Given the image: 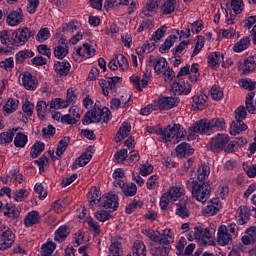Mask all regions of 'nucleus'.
Returning a JSON list of instances; mask_svg holds the SVG:
<instances>
[{
    "label": "nucleus",
    "instance_id": "1",
    "mask_svg": "<svg viewBox=\"0 0 256 256\" xmlns=\"http://www.w3.org/2000/svg\"><path fill=\"white\" fill-rule=\"evenodd\" d=\"M225 127V119L213 118L211 120H199L192 127L194 133H200L201 135L209 133V131H219Z\"/></svg>",
    "mask_w": 256,
    "mask_h": 256
},
{
    "label": "nucleus",
    "instance_id": "2",
    "mask_svg": "<svg viewBox=\"0 0 256 256\" xmlns=\"http://www.w3.org/2000/svg\"><path fill=\"white\" fill-rule=\"evenodd\" d=\"M210 149L213 153H221L223 149L225 153H233L235 151V144H229V136L225 134H218L212 138L210 142Z\"/></svg>",
    "mask_w": 256,
    "mask_h": 256
},
{
    "label": "nucleus",
    "instance_id": "3",
    "mask_svg": "<svg viewBox=\"0 0 256 256\" xmlns=\"http://www.w3.org/2000/svg\"><path fill=\"white\" fill-rule=\"evenodd\" d=\"M159 133L162 135V141L167 143V141H171V139H175V137L177 141H181L187 132L185 129L181 128V124H174L173 126H167L164 130L159 128Z\"/></svg>",
    "mask_w": 256,
    "mask_h": 256
},
{
    "label": "nucleus",
    "instance_id": "4",
    "mask_svg": "<svg viewBox=\"0 0 256 256\" xmlns=\"http://www.w3.org/2000/svg\"><path fill=\"white\" fill-rule=\"evenodd\" d=\"M211 195V185L209 183H203L192 181V197L197 199L200 203H205Z\"/></svg>",
    "mask_w": 256,
    "mask_h": 256
},
{
    "label": "nucleus",
    "instance_id": "5",
    "mask_svg": "<svg viewBox=\"0 0 256 256\" xmlns=\"http://www.w3.org/2000/svg\"><path fill=\"white\" fill-rule=\"evenodd\" d=\"M31 37H35V31H32L27 27L17 29L16 31L12 32V41L17 47L25 45V43H27Z\"/></svg>",
    "mask_w": 256,
    "mask_h": 256
},
{
    "label": "nucleus",
    "instance_id": "6",
    "mask_svg": "<svg viewBox=\"0 0 256 256\" xmlns=\"http://www.w3.org/2000/svg\"><path fill=\"white\" fill-rule=\"evenodd\" d=\"M14 243L15 234H13L9 227H3V229L0 230V251L10 249Z\"/></svg>",
    "mask_w": 256,
    "mask_h": 256
},
{
    "label": "nucleus",
    "instance_id": "7",
    "mask_svg": "<svg viewBox=\"0 0 256 256\" xmlns=\"http://www.w3.org/2000/svg\"><path fill=\"white\" fill-rule=\"evenodd\" d=\"M119 198L113 193H107L102 196L100 201V207L104 209H113V211H117L119 208Z\"/></svg>",
    "mask_w": 256,
    "mask_h": 256
},
{
    "label": "nucleus",
    "instance_id": "8",
    "mask_svg": "<svg viewBox=\"0 0 256 256\" xmlns=\"http://www.w3.org/2000/svg\"><path fill=\"white\" fill-rule=\"evenodd\" d=\"M99 111H102L101 108H97V103L95 104V108L92 110H89L85 113L82 123L83 125H91V123H100L102 121V114L99 113Z\"/></svg>",
    "mask_w": 256,
    "mask_h": 256
},
{
    "label": "nucleus",
    "instance_id": "9",
    "mask_svg": "<svg viewBox=\"0 0 256 256\" xmlns=\"http://www.w3.org/2000/svg\"><path fill=\"white\" fill-rule=\"evenodd\" d=\"M69 141H71V138L67 136L59 141L56 149V156H55V152L48 151V154L50 155L52 161H57V160L59 161V159H61V157L63 156V153H65V151H67V147H69Z\"/></svg>",
    "mask_w": 256,
    "mask_h": 256
},
{
    "label": "nucleus",
    "instance_id": "10",
    "mask_svg": "<svg viewBox=\"0 0 256 256\" xmlns=\"http://www.w3.org/2000/svg\"><path fill=\"white\" fill-rule=\"evenodd\" d=\"M172 91L175 95H189L191 93V84L189 82L185 83L183 79L174 80Z\"/></svg>",
    "mask_w": 256,
    "mask_h": 256
},
{
    "label": "nucleus",
    "instance_id": "11",
    "mask_svg": "<svg viewBox=\"0 0 256 256\" xmlns=\"http://www.w3.org/2000/svg\"><path fill=\"white\" fill-rule=\"evenodd\" d=\"M0 41L2 45H5L7 49H0V55H7V53H11V49L15 46L12 36L9 35V31L3 30L0 32Z\"/></svg>",
    "mask_w": 256,
    "mask_h": 256
},
{
    "label": "nucleus",
    "instance_id": "12",
    "mask_svg": "<svg viewBox=\"0 0 256 256\" xmlns=\"http://www.w3.org/2000/svg\"><path fill=\"white\" fill-rule=\"evenodd\" d=\"M189 74H190L191 83H197V79L199 77V68L195 65H192L191 69L189 65L181 68V70L177 74V79H179V77H183V75H189Z\"/></svg>",
    "mask_w": 256,
    "mask_h": 256
},
{
    "label": "nucleus",
    "instance_id": "13",
    "mask_svg": "<svg viewBox=\"0 0 256 256\" xmlns=\"http://www.w3.org/2000/svg\"><path fill=\"white\" fill-rule=\"evenodd\" d=\"M7 23L8 25H11V27H15L16 25L23 23V10L18 8L12 11L7 17Z\"/></svg>",
    "mask_w": 256,
    "mask_h": 256
},
{
    "label": "nucleus",
    "instance_id": "14",
    "mask_svg": "<svg viewBox=\"0 0 256 256\" xmlns=\"http://www.w3.org/2000/svg\"><path fill=\"white\" fill-rule=\"evenodd\" d=\"M22 85L28 91H34V89H37V78L33 77L31 73L25 72L22 75Z\"/></svg>",
    "mask_w": 256,
    "mask_h": 256
},
{
    "label": "nucleus",
    "instance_id": "15",
    "mask_svg": "<svg viewBox=\"0 0 256 256\" xmlns=\"http://www.w3.org/2000/svg\"><path fill=\"white\" fill-rule=\"evenodd\" d=\"M179 103V100L175 97H165L158 101L157 107L160 109V111L167 110V109H173L175 105Z\"/></svg>",
    "mask_w": 256,
    "mask_h": 256
},
{
    "label": "nucleus",
    "instance_id": "16",
    "mask_svg": "<svg viewBox=\"0 0 256 256\" xmlns=\"http://www.w3.org/2000/svg\"><path fill=\"white\" fill-rule=\"evenodd\" d=\"M227 226L221 225L218 228V237L217 242L219 245H229V242L231 241V235H229V232H227Z\"/></svg>",
    "mask_w": 256,
    "mask_h": 256
},
{
    "label": "nucleus",
    "instance_id": "17",
    "mask_svg": "<svg viewBox=\"0 0 256 256\" xmlns=\"http://www.w3.org/2000/svg\"><path fill=\"white\" fill-rule=\"evenodd\" d=\"M242 243L244 245H253L256 243V226L246 229L245 235L242 237Z\"/></svg>",
    "mask_w": 256,
    "mask_h": 256
},
{
    "label": "nucleus",
    "instance_id": "18",
    "mask_svg": "<svg viewBox=\"0 0 256 256\" xmlns=\"http://www.w3.org/2000/svg\"><path fill=\"white\" fill-rule=\"evenodd\" d=\"M129 133H131V125L127 122L122 123V126L119 128L115 137L116 143H119L120 141H123V139L129 137Z\"/></svg>",
    "mask_w": 256,
    "mask_h": 256
},
{
    "label": "nucleus",
    "instance_id": "19",
    "mask_svg": "<svg viewBox=\"0 0 256 256\" xmlns=\"http://www.w3.org/2000/svg\"><path fill=\"white\" fill-rule=\"evenodd\" d=\"M177 157L183 159V157H187V155H193V149L191 145L187 144V142H182L180 145L176 147Z\"/></svg>",
    "mask_w": 256,
    "mask_h": 256
},
{
    "label": "nucleus",
    "instance_id": "20",
    "mask_svg": "<svg viewBox=\"0 0 256 256\" xmlns=\"http://www.w3.org/2000/svg\"><path fill=\"white\" fill-rule=\"evenodd\" d=\"M39 219H41L39 212L31 211L25 216L24 224L26 227H33V225H37V223H39Z\"/></svg>",
    "mask_w": 256,
    "mask_h": 256
},
{
    "label": "nucleus",
    "instance_id": "21",
    "mask_svg": "<svg viewBox=\"0 0 256 256\" xmlns=\"http://www.w3.org/2000/svg\"><path fill=\"white\" fill-rule=\"evenodd\" d=\"M243 131H247V126L241 120H236L230 125V135H239V133H243Z\"/></svg>",
    "mask_w": 256,
    "mask_h": 256
},
{
    "label": "nucleus",
    "instance_id": "22",
    "mask_svg": "<svg viewBox=\"0 0 256 256\" xmlns=\"http://www.w3.org/2000/svg\"><path fill=\"white\" fill-rule=\"evenodd\" d=\"M91 154L84 152L80 157H78L72 165V170L77 169L78 167H85L89 161H91Z\"/></svg>",
    "mask_w": 256,
    "mask_h": 256
},
{
    "label": "nucleus",
    "instance_id": "23",
    "mask_svg": "<svg viewBox=\"0 0 256 256\" xmlns=\"http://www.w3.org/2000/svg\"><path fill=\"white\" fill-rule=\"evenodd\" d=\"M18 129H10L7 132H3L0 134V143L1 145H7V143L13 142V137H15V133H17Z\"/></svg>",
    "mask_w": 256,
    "mask_h": 256
},
{
    "label": "nucleus",
    "instance_id": "24",
    "mask_svg": "<svg viewBox=\"0 0 256 256\" xmlns=\"http://www.w3.org/2000/svg\"><path fill=\"white\" fill-rule=\"evenodd\" d=\"M177 5V0H165L161 6V11L163 15H171L175 11Z\"/></svg>",
    "mask_w": 256,
    "mask_h": 256
},
{
    "label": "nucleus",
    "instance_id": "25",
    "mask_svg": "<svg viewBox=\"0 0 256 256\" xmlns=\"http://www.w3.org/2000/svg\"><path fill=\"white\" fill-rule=\"evenodd\" d=\"M68 235H69V227L60 226L59 229L55 232L54 241H57L58 243H63V241L67 239Z\"/></svg>",
    "mask_w": 256,
    "mask_h": 256
},
{
    "label": "nucleus",
    "instance_id": "26",
    "mask_svg": "<svg viewBox=\"0 0 256 256\" xmlns=\"http://www.w3.org/2000/svg\"><path fill=\"white\" fill-rule=\"evenodd\" d=\"M225 57L221 52H212L208 56V64L209 65H221V63H224Z\"/></svg>",
    "mask_w": 256,
    "mask_h": 256
},
{
    "label": "nucleus",
    "instance_id": "27",
    "mask_svg": "<svg viewBox=\"0 0 256 256\" xmlns=\"http://www.w3.org/2000/svg\"><path fill=\"white\" fill-rule=\"evenodd\" d=\"M5 217H9L10 219H17L19 215H21V211L12 204H6V210L4 211Z\"/></svg>",
    "mask_w": 256,
    "mask_h": 256
},
{
    "label": "nucleus",
    "instance_id": "28",
    "mask_svg": "<svg viewBox=\"0 0 256 256\" xmlns=\"http://www.w3.org/2000/svg\"><path fill=\"white\" fill-rule=\"evenodd\" d=\"M175 41H177V37L175 35H170L160 46V53H167V51H169V49H171L173 45H175Z\"/></svg>",
    "mask_w": 256,
    "mask_h": 256
},
{
    "label": "nucleus",
    "instance_id": "29",
    "mask_svg": "<svg viewBox=\"0 0 256 256\" xmlns=\"http://www.w3.org/2000/svg\"><path fill=\"white\" fill-rule=\"evenodd\" d=\"M250 43L251 39H249V37H244L234 45L233 51H235V53H241V51H245V49L249 47Z\"/></svg>",
    "mask_w": 256,
    "mask_h": 256
},
{
    "label": "nucleus",
    "instance_id": "30",
    "mask_svg": "<svg viewBox=\"0 0 256 256\" xmlns=\"http://www.w3.org/2000/svg\"><path fill=\"white\" fill-rule=\"evenodd\" d=\"M109 255L108 256H121L123 253V246L121 245V242L114 241L111 243L109 247Z\"/></svg>",
    "mask_w": 256,
    "mask_h": 256
},
{
    "label": "nucleus",
    "instance_id": "31",
    "mask_svg": "<svg viewBox=\"0 0 256 256\" xmlns=\"http://www.w3.org/2000/svg\"><path fill=\"white\" fill-rule=\"evenodd\" d=\"M43 151H45V143L43 142H36L31 149L30 152V156L32 157V159H37V157L39 155H41V153H43Z\"/></svg>",
    "mask_w": 256,
    "mask_h": 256
},
{
    "label": "nucleus",
    "instance_id": "32",
    "mask_svg": "<svg viewBox=\"0 0 256 256\" xmlns=\"http://www.w3.org/2000/svg\"><path fill=\"white\" fill-rule=\"evenodd\" d=\"M171 248L169 246H159L150 249V253L153 256H169Z\"/></svg>",
    "mask_w": 256,
    "mask_h": 256
},
{
    "label": "nucleus",
    "instance_id": "33",
    "mask_svg": "<svg viewBox=\"0 0 256 256\" xmlns=\"http://www.w3.org/2000/svg\"><path fill=\"white\" fill-rule=\"evenodd\" d=\"M147 248L141 241H137L133 245V256H146Z\"/></svg>",
    "mask_w": 256,
    "mask_h": 256
},
{
    "label": "nucleus",
    "instance_id": "34",
    "mask_svg": "<svg viewBox=\"0 0 256 256\" xmlns=\"http://www.w3.org/2000/svg\"><path fill=\"white\" fill-rule=\"evenodd\" d=\"M89 195H90V205H98V203L101 204V200L103 199V197H101V192L97 190V187H93Z\"/></svg>",
    "mask_w": 256,
    "mask_h": 256
},
{
    "label": "nucleus",
    "instance_id": "35",
    "mask_svg": "<svg viewBox=\"0 0 256 256\" xmlns=\"http://www.w3.org/2000/svg\"><path fill=\"white\" fill-rule=\"evenodd\" d=\"M69 55V46H56L54 48V57L56 59H65Z\"/></svg>",
    "mask_w": 256,
    "mask_h": 256
},
{
    "label": "nucleus",
    "instance_id": "36",
    "mask_svg": "<svg viewBox=\"0 0 256 256\" xmlns=\"http://www.w3.org/2000/svg\"><path fill=\"white\" fill-rule=\"evenodd\" d=\"M41 249L42 253L39 256H51L53 255V251L57 249V245L54 242L50 241L46 244H43Z\"/></svg>",
    "mask_w": 256,
    "mask_h": 256
},
{
    "label": "nucleus",
    "instance_id": "37",
    "mask_svg": "<svg viewBox=\"0 0 256 256\" xmlns=\"http://www.w3.org/2000/svg\"><path fill=\"white\" fill-rule=\"evenodd\" d=\"M209 166H199L197 169V180L200 181V183H202V181H205V179H207V177H209Z\"/></svg>",
    "mask_w": 256,
    "mask_h": 256
},
{
    "label": "nucleus",
    "instance_id": "38",
    "mask_svg": "<svg viewBox=\"0 0 256 256\" xmlns=\"http://www.w3.org/2000/svg\"><path fill=\"white\" fill-rule=\"evenodd\" d=\"M18 105H19V100L10 98L4 105L3 110L5 111V113H13V111H17Z\"/></svg>",
    "mask_w": 256,
    "mask_h": 256
},
{
    "label": "nucleus",
    "instance_id": "39",
    "mask_svg": "<svg viewBox=\"0 0 256 256\" xmlns=\"http://www.w3.org/2000/svg\"><path fill=\"white\" fill-rule=\"evenodd\" d=\"M35 55L33 52L29 50H22L16 54V62L21 64L25 63V59H29Z\"/></svg>",
    "mask_w": 256,
    "mask_h": 256
},
{
    "label": "nucleus",
    "instance_id": "40",
    "mask_svg": "<svg viewBox=\"0 0 256 256\" xmlns=\"http://www.w3.org/2000/svg\"><path fill=\"white\" fill-rule=\"evenodd\" d=\"M129 65V61L127 60V57H125L123 54L114 55L113 59L110 60L108 65Z\"/></svg>",
    "mask_w": 256,
    "mask_h": 256
},
{
    "label": "nucleus",
    "instance_id": "41",
    "mask_svg": "<svg viewBox=\"0 0 256 256\" xmlns=\"http://www.w3.org/2000/svg\"><path fill=\"white\" fill-rule=\"evenodd\" d=\"M253 97H255V92L248 93V96L246 98V109L248 113H252V115H255L256 108L255 105H253Z\"/></svg>",
    "mask_w": 256,
    "mask_h": 256
},
{
    "label": "nucleus",
    "instance_id": "42",
    "mask_svg": "<svg viewBox=\"0 0 256 256\" xmlns=\"http://www.w3.org/2000/svg\"><path fill=\"white\" fill-rule=\"evenodd\" d=\"M176 209V215L179 217H182V219H185V217H189V210L187 209V206L185 205V202H179Z\"/></svg>",
    "mask_w": 256,
    "mask_h": 256
},
{
    "label": "nucleus",
    "instance_id": "43",
    "mask_svg": "<svg viewBox=\"0 0 256 256\" xmlns=\"http://www.w3.org/2000/svg\"><path fill=\"white\" fill-rule=\"evenodd\" d=\"M189 241H193V239H197L198 241H201L203 239V228L201 226H196L194 228V231H191L189 233Z\"/></svg>",
    "mask_w": 256,
    "mask_h": 256
},
{
    "label": "nucleus",
    "instance_id": "44",
    "mask_svg": "<svg viewBox=\"0 0 256 256\" xmlns=\"http://www.w3.org/2000/svg\"><path fill=\"white\" fill-rule=\"evenodd\" d=\"M51 37V33L49 32L48 28H41L36 36V40L39 41V43H44V41H47Z\"/></svg>",
    "mask_w": 256,
    "mask_h": 256
},
{
    "label": "nucleus",
    "instance_id": "45",
    "mask_svg": "<svg viewBox=\"0 0 256 256\" xmlns=\"http://www.w3.org/2000/svg\"><path fill=\"white\" fill-rule=\"evenodd\" d=\"M47 102L39 101L36 105V111L39 119H45V111H47Z\"/></svg>",
    "mask_w": 256,
    "mask_h": 256
},
{
    "label": "nucleus",
    "instance_id": "46",
    "mask_svg": "<svg viewBox=\"0 0 256 256\" xmlns=\"http://www.w3.org/2000/svg\"><path fill=\"white\" fill-rule=\"evenodd\" d=\"M140 207H143V203L141 202V200H133L130 204L126 206V213L128 215H131V213H134V211L140 209Z\"/></svg>",
    "mask_w": 256,
    "mask_h": 256
},
{
    "label": "nucleus",
    "instance_id": "47",
    "mask_svg": "<svg viewBox=\"0 0 256 256\" xmlns=\"http://www.w3.org/2000/svg\"><path fill=\"white\" fill-rule=\"evenodd\" d=\"M27 135L23 133H18L14 139L15 147H25L27 145Z\"/></svg>",
    "mask_w": 256,
    "mask_h": 256
},
{
    "label": "nucleus",
    "instance_id": "48",
    "mask_svg": "<svg viewBox=\"0 0 256 256\" xmlns=\"http://www.w3.org/2000/svg\"><path fill=\"white\" fill-rule=\"evenodd\" d=\"M166 31H167V27H165V26L158 28L152 35L151 41H154V43H157V41H161V39H163V37H165Z\"/></svg>",
    "mask_w": 256,
    "mask_h": 256
},
{
    "label": "nucleus",
    "instance_id": "49",
    "mask_svg": "<svg viewBox=\"0 0 256 256\" xmlns=\"http://www.w3.org/2000/svg\"><path fill=\"white\" fill-rule=\"evenodd\" d=\"M124 195L125 197H133L137 195V185H135V183H130L124 186Z\"/></svg>",
    "mask_w": 256,
    "mask_h": 256
},
{
    "label": "nucleus",
    "instance_id": "50",
    "mask_svg": "<svg viewBox=\"0 0 256 256\" xmlns=\"http://www.w3.org/2000/svg\"><path fill=\"white\" fill-rule=\"evenodd\" d=\"M79 29V22L72 21L70 23L63 24L62 31L67 33H75Z\"/></svg>",
    "mask_w": 256,
    "mask_h": 256
},
{
    "label": "nucleus",
    "instance_id": "51",
    "mask_svg": "<svg viewBox=\"0 0 256 256\" xmlns=\"http://www.w3.org/2000/svg\"><path fill=\"white\" fill-rule=\"evenodd\" d=\"M104 7L111 9V7H119V5H129V0H105Z\"/></svg>",
    "mask_w": 256,
    "mask_h": 256
},
{
    "label": "nucleus",
    "instance_id": "52",
    "mask_svg": "<svg viewBox=\"0 0 256 256\" xmlns=\"http://www.w3.org/2000/svg\"><path fill=\"white\" fill-rule=\"evenodd\" d=\"M210 92L211 97L215 99V101H221V99H223V91L221 90V87L214 85L212 86Z\"/></svg>",
    "mask_w": 256,
    "mask_h": 256
},
{
    "label": "nucleus",
    "instance_id": "53",
    "mask_svg": "<svg viewBox=\"0 0 256 256\" xmlns=\"http://www.w3.org/2000/svg\"><path fill=\"white\" fill-rule=\"evenodd\" d=\"M171 201H177L183 197V192H181V188L173 187L168 191Z\"/></svg>",
    "mask_w": 256,
    "mask_h": 256
},
{
    "label": "nucleus",
    "instance_id": "54",
    "mask_svg": "<svg viewBox=\"0 0 256 256\" xmlns=\"http://www.w3.org/2000/svg\"><path fill=\"white\" fill-rule=\"evenodd\" d=\"M95 218L97 221L105 223V221H109V219H111V214L108 211L100 210L95 213Z\"/></svg>",
    "mask_w": 256,
    "mask_h": 256
},
{
    "label": "nucleus",
    "instance_id": "55",
    "mask_svg": "<svg viewBox=\"0 0 256 256\" xmlns=\"http://www.w3.org/2000/svg\"><path fill=\"white\" fill-rule=\"evenodd\" d=\"M220 209L221 208H218L217 206L209 204L204 208L203 215H205V217H213V215H216Z\"/></svg>",
    "mask_w": 256,
    "mask_h": 256
},
{
    "label": "nucleus",
    "instance_id": "56",
    "mask_svg": "<svg viewBox=\"0 0 256 256\" xmlns=\"http://www.w3.org/2000/svg\"><path fill=\"white\" fill-rule=\"evenodd\" d=\"M54 67L55 72L57 75H60V77H63V75H68L69 71H71V65H56Z\"/></svg>",
    "mask_w": 256,
    "mask_h": 256
},
{
    "label": "nucleus",
    "instance_id": "57",
    "mask_svg": "<svg viewBox=\"0 0 256 256\" xmlns=\"http://www.w3.org/2000/svg\"><path fill=\"white\" fill-rule=\"evenodd\" d=\"M35 109V105L33 103H30L29 100H26L23 103L22 110L28 117H31L33 115V110Z\"/></svg>",
    "mask_w": 256,
    "mask_h": 256
},
{
    "label": "nucleus",
    "instance_id": "58",
    "mask_svg": "<svg viewBox=\"0 0 256 256\" xmlns=\"http://www.w3.org/2000/svg\"><path fill=\"white\" fill-rule=\"evenodd\" d=\"M247 117V111L245 110V106H239L235 110V119L236 121H243Z\"/></svg>",
    "mask_w": 256,
    "mask_h": 256
},
{
    "label": "nucleus",
    "instance_id": "59",
    "mask_svg": "<svg viewBox=\"0 0 256 256\" xmlns=\"http://www.w3.org/2000/svg\"><path fill=\"white\" fill-rule=\"evenodd\" d=\"M231 7L234 13L239 15L243 11V0H232Z\"/></svg>",
    "mask_w": 256,
    "mask_h": 256
},
{
    "label": "nucleus",
    "instance_id": "60",
    "mask_svg": "<svg viewBox=\"0 0 256 256\" xmlns=\"http://www.w3.org/2000/svg\"><path fill=\"white\" fill-rule=\"evenodd\" d=\"M204 39L205 38L203 36L197 37V42H196L195 48L193 50L192 57H195V55H198V53L201 51V49H203V46L205 45Z\"/></svg>",
    "mask_w": 256,
    "mask_h": 256
},
{
    "label": "nucleus",
    "instance_id": "61",
    "mask_svg": "<svg viewBox=\"0 0 256 256\" xmlns=\"http://www.w3.org/2000/svg\"><path fill=\"white\" fill-rule=\"evenodd\" d=\"M169 203H171V196L167 193H164L160 199V207L163 210H166L169 207Z\"/></svg>",
    "mask_w": 256,
    "mask_h": 256
},
{
    "label": "nucleus",
    "instance_id": "62",
    "mask_svg": "<svg viewBox=\"0 0 256 256\" xmlns=\"http://www.w3.org/2000/svg\"><path fill=\"white\" fill-rule=\"evenodd\" d=\"M38 7H39V0H28L27 11L30 13V15H33V13L37 11Z\"/></svg>",
    "mask_w": 256,
    "mask_h": 256
},
{
    "label": "nucleus",
    "instance_id": "63",
    "mask_svg": "<svg viewBox=\"0 0 256 256\" xmlns=\"http://www.w3.org/2000/svg\"><path fill=\"white\" fill-rule=\"evenodd\" d=\"M117 163H123L127 159V149L118 150L114 155Z\"/></svg>",
    "mask_w": 256,
    "mask_h": 256
},
{
    "label": "nucleus",
    "instance_id": "64",
    "mask_svg": "<svg viewBox=\"0 0 256 256\" xmlns=\"http://www.w3.org/2000/svg\"><path fill=\"white\" fill-rule=\"evenodd\" d=\"M34 190L39 195V199H45L47 197V190L43 187V184H36Z\"/></svg>",
    "mask_w": 256,
    "mask_h": 256
}]
</instances>
